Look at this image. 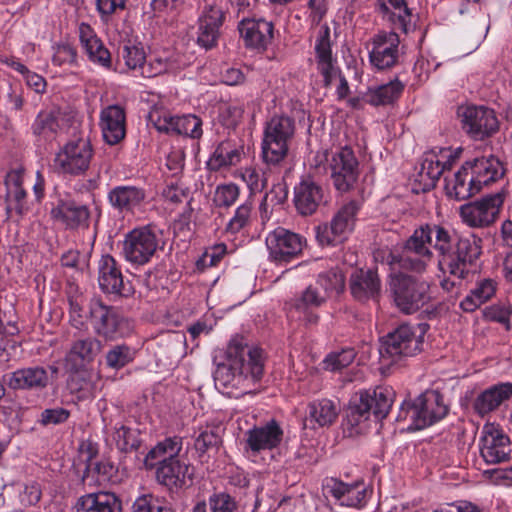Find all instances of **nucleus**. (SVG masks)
I'll list each match as a JSON object with an SVG mask.
<instances>
[{
	"label": "nucleus",
	"mask_w": 512,
	"mask_h": 512,
	"mask_svg": "<svg viewBox=\"0 0 512 512\" xmlns=\"http://www.w3.org/2000/svg\"><path fill=\"white\" fill-rule=\"evenodd\" d=\"M431 247L438 252V267L445 276L441 287L452 291L475 272L482 239L475 235L459 236L441 225L425 224L416 228L402 245L390 250L385 261L390 272L422 274L433 259Z\"/></svg>",
	"instance_id": "nucleus-1"
},
{
	"label": "nucleus",
	"mask_w": 512,
	"mask_h": 512,
	"mask_svg": "<svg viewBox=\"0 0 512 512\" xmlns=\"http://www.w3.org/2000/svg\"><path fill=\"white\" fill-rule=\"evenodd\" d=\"M228 363L219 364L214 372L215 387L222 393L238 389L242 382L260 381L264 374V353L259 347L231 342L227 348Z\"/></svg>",
	"instance_id": "nucleus-2"
},
{
	"label": "nucleus",
	"mask_w": 512,
	"mask_h": 512,
	"mask_svg": "<svg viewBox=\"0 0 512 512\" xmlns=\"http://www.w3.org/2000/svg\"><path fill=\"white\" fill-rule=\"evenodd\" d=\"M504 174L495 157H480L465 161L451 178L445 177V190L450 198L466 200L479 193L483 186L495 182Z\"/></svg>",
	"instance_id": "nucleus-3"
},
{
	"label": "nucleus",
	"mask_w": 512,
	"mask_h": 512,
	"mask_svg": "<svg viewBox=\"0 0 512 512\" xmlns=\"http://www.w3.org/2000/svg\"><path fill=\"white\" fill-rule=\"evenodd\" d=\"M395 399V391L390 386H377L373 390L360 393L357 402L346 412L345 424L350 435L362 434L369 428L371 417L382 421L389 414Z\"/></svg>",
	"instance_id": "nucleus-4"
},
{
	"label": "nucleus",
	"mask_w": 512,
	"mask_h": 512,
	"mask_svg": "<svg viewBox=\"0 0 512 512\" xmlns=\"http://www.w3.org/2000/svg\"><path fill=\"white\" fill-rule=\"evenodd\" d=\"M449 412L444 396L437 390H426L400 405L396 421L406 423L409 431H418L443 420Z\"/></svg>",
	"instance_id": "nucleus-5"
},
{
	"label": "nucleus",
	"mask_w": 512,
	"mask_h": 512,
	"mask_svg": "<svg viewBox=\"0 0 512 512\" xmlns=\"http://www.w3.org/2000/svg\"><path fill=\"white\" fill-rule=\"evenodd\" d=\"M428 324L404 323L388 333L381 340L379 353L382 361H398L417 355L423 349Z\"/></svg>",
	"instance_id": "nucleus-6"
},
{
	"label": "nucleus",
	"mask_w": 512,
	"mask_h": 512,
	"mask_svg": "<svg viewBox=\"0 0 512 512\" xmlns=\"http://www.w3.org/2000/svg\"><path fill=\"white\" fill-rule=\"evenodd\" d=\"M389 286L395 306L406 315L416 313L432 298L427 281L402 271L390 272Z\"/></svg>",
	"instance_id": "nucleus-7"
},
{
	"label": "nucleus",
	"mask_w": 512,
	"mask_h": 512,
	"mask_svg": "<svg viewBox=\"0 0 512 512\" xmlns=\"http://www.w3.org/2000/svg\"><path fill=\"white\" fill-rule=\"evenodd\" d=\"M295 131V119L285 114H275L265 123L261 148L266 164L276 166L285 160Z\"/></svg>",
	"instance_id": "nucleus-8"
},
{
	"label": "nucleus",
	"mask_w": 512,
	"mask_h": 512,
	"mask_svg": "<svg viewBox=\"0 0 512 512\" xmlns=\"http://www.w3.org/2000/svg\"><path fill=\"white\" fill-rule=\"evenodd\" d=\"M162 230L154 225L129 231L122 242L121 255L132 266L148 264L159 249H163Z\"/></svg>",
	"instance_id": "nucleus-9"
},
{
	"label": "nucleus",
	"mask_w": 512,
	"mask_h": 512,
	"mask_svg": "<svg viewBox=\"0 0 512 512\" xmlns=\"http://www.w3.org/2000/svg\"><path fill=\"white\" fill-rule=\"evenodd\" d=\"M320 165L325 162L324 169L330 172V177L335 189L339 192L351 190L359 177V161L353 149L343 146L335 151L324 152L322 156H316Z\"/></svg>",
	"instance_id": "nucleus-10"
},
{
	"label": "nucleus",
	"mask_w": 512,
	"mask_h": 512,
	"mask_svg": "<svg viewBox=\"0 0 512 512\" xmlns=\"http://www.w3.org/2000/svg\"><path fill=\"white\" fill-rule=\"evenodd\" d=\"M94 148L88 137L68 140L55 154L53 165L57 173L65 176H82L90 168Z\"/></svg>",
	"instance_id": "nucleus-11"
},
{
	"label": "nucleus",
	"mask_w": 512,
	"mask_h": 512,
	"mask_svg": "<svg viewBox=\"0 0 512 512\" xmlns=\"http://www.w3.org/2000/svg\"><path fill=\"white\" fill-rule=\"evenodd\" d=\"M90 323L94 333L106 341H116L129 336L133 330L131 320L113 306L95 299L90 303Z\"/></svg>",
	"instance_id": "nucleus-12"
},
{
	"label": "nucleus",
	"mask_w": 512,
	"mask_h": 512,
	"mask_svg": "<svg viewBox=\"0 0 512 512\" xmlns=\"http://www.w3.org/2000/svg\"><path fill=\"white\" fill-rule=\"evenodd\" d=\"M265 242L269 260L279 266L287 265L299 259L307 244L304 236L283 227H277L270 231Z\"/></svg>",
	"instance_id": "nucleus-13"
},
{
	"label": "nucleus",
	"mask_w": 512,
	"mask_h": 512,
	"mask_svg": "<svg viewBox=\"0 0 512 512\" xmlns=\"http://www.w3.org/2000/svg\"><path fill=\"white\" fill-rule=\"evenodd\" d=\"M462 148L455 150L444 148L437 155L434 151L427 152L423 155L420 168L415 176V181L419 183L422 191H430L435 186L440 176L450 170L455 162L460 158Z\"/></svg>",
	"instance_id": "nucleus-14"
},
{
	"label": "nucleus",
	"mask_w": 512,
	"mask_h": 512,
	"mask_svg": "<svg viewBox=\"0 0 512 512\" xmlns=\"http://www.w3.org/2000/svg\"><path fill=\"white\" fill-rule=\"evenodd\" d=\"M504 201L505 194L502 192L489 194L462 205L459 214L463 223L469 227H489L499 217Z\"/></svg>",
	"instance_id": "nucleus-15"
},
{
	"label": "nucleus",
	"mask_w": 512,
	"mask_h": 512,
	"mask_svg": "<svg viewBox=\"0 0 512 512\" xmlns=\"http://www.w3.org/2000/svg\"><path fill=\"white\" fill-rule=\"evenodd\" d=\"M463 131L474 141H484L499 130L495 111L485 106H467L459 110Z\"/></svg>",
	"instance_id": "nucleus-16"
},
{
	"label": "nucleus",
	"mask_w": 512,
	"mask_h": 512,
	"mask_svg": "<svg viewBox=\"0 0 512 512\" xmlns=\"http://www.w3.org/2000/svg\"><path fill=\"white\" fill-rule=\"evenodd\" d=\"M23 168L9 170L3 180L5 194L3 196L5 205V219H21L30 210L28 204V193L24 188Z\"/></svg>",
	"instance_id": "nucleus-17"
},
{
	"label": "nucleus",
	"mask_w": 512,
	"mask_h": 512,
	"mask_svg": "<svg viewBox=\"0 0 512 512\" xmlns=\"http://www.w3.org/2000/svg\"><path fill=\"white\" fill-rule=\"evenodd\" d=\"M225 19L226 15L221 7L215 5L204 6L196 22L195 44L205 51L216 48Z\"/></svg>",
	"instance_id": "nucleus-18"
},
{
	"label": "nucleus",
	"mask_w": 512,
	"mask_h": 512,
	"mask_svg": "<svg viewBox=\"0 0 512 512\" xmlns=\"http://www.w3.org/2000/svg\"><path fill=\"white\" fill-rule=\"evenodd\" d=\"M369 62L377 71H387L395 67L400 58V38L397 32L380 31L371 39Z\"/></svg>",
	"instance_id": "nucleus-19"
},
{
	"label": "nucleus",
	"mask_w": 512,
	"mask_h": 512,
	"mask_svg": "<svg viewBox=\"0 0 512 512\" xmlns=\"http://www.w3.org/2000/svg\"><path fill=\"white\" fill-rule=\"evenodd\" d=\"M330 37L329 26L323 24L319 27L314 45L316 69L322 76L325 88H329L342 72L337 57L333 55Z\"/></svg>",
	"instance_id": "nucleus-20"
},
{
	"label": "nucleus",
	"mask_w": 512,
	"mask_h": 512,
	"mask_svg": "<svg viewBox=\"0 0 512 512\" xmlns=\"http://www.w3.org/2000/svg\"><path fill=\"white\" fill-rule=\"evenodd\" d=\"M98 284L105 294L129 297L134 292L131 282L124 281L121 265L110 254L102 255L98 262Z\"/></svg>",
	"instance_id": "nucleus-21"
},
{
	"label": "nucleus",
	"mask_w": 512,
	"mask_h": 512,
	"mask_svg": "<svg viewBox=\"0 0 512 512\" xmlns=\"http://www.w3.org/2000/svg\"><path fill=\"white\" fill-rule=\"evenodd\" d=\"M480 454L487 464H498L509 459L511 453L510 438L493 423L483 426L479 439Z\"/></svg>",
	"instance_id": "nucleus-22"
},
{
	"label": "nucleus",
	"mask_w": 512,
	"mask_h": 512,
	"mask_svg": "<svg viewBox=\"0 0 512 512\" xmlns=\"http://www.w3.org/2000/svg\"><path fill=\"white\" fill-rule=\"evenodd\" d=\"M283 439V429L279 423L271 419L263 425L254 426L245 432L244 450L256 456L262 451L277 448Z\"/></svg>",
	"instance_id": "nucleus-23"
},
{
	"label": "nucleus",
	"mask_w": 512,
	"mask_h": 512,
	"mask_svg": "<svg viewBox=\"0 0 512 512\" xmlns=\"http://www.w3.org/2000/svg\"><path fill=\"white\" fill-rule=\"evenodd\" d=\"M194 467L180 457L161 461L156 465V479L170 492H178L191 485Z\"/></svg>",
	"instance_id": "nucleus-24"
},
{
	"label": "nucleus",
	"mask_w": 512,
	"mask_h": 512,
	"mask_svg": "<svg viewBox=\"0 0 512 512\" xmlns=\"http://www.w3.org/2000/svg\"><path fill=\"white\" fill-rule=\"evenodd\" d=\"M323 491L343 507L360 509L367 502V489L362 482L345 483L337 478H326Z\"/></svg>",
	"instance_id": "nucleus-25"
},
{
	"label": "nucleus",
	"mask_w": 512,
	"mask_h": 512,
	"mask_svg": "<svg viewBox=\"0 0 512 512\" xmlns=\"http://www.w3.org/2000/svg\"><path fill=\"white\" fill-rule=\"evenodd\" d=\"M3 382L15 391H41L48 386L50 376L45 367L36 365L6 373L3 376Z\"/></svg>",
	"instance_id": "nucleus-26"
},
{
	"label": "nucleus",
	"mask_w": 512,
	"mask_h": 512,
	"mask_svg": "<svg viewBox=\"0 0 512 512\" xmlns=\"http://www.w3.org/2000/svg\"><path fill=\"white\" fill-rule=\"evenodd\" d=\"M382 283L377 270L356 269L349 278V289L352 297L358 302L378 301Z\"/></svg>",
	"instance_id": "nucleus-27"
},
{
	"label": "nucleus",
	"mask_w": 512,
	"mask_h": 512,
	"mask_svg": "<svg viewBox=\"0 0 512 512\" xmlns=\"http://www.w3.org/2000/svg\"><path fill=\"white\" fill-rule=\"evenodd\" d=\"M78 35L81 47L87 58L94 65L105 70L113 68L112 56L103 41L97 36L88 23L82 22L78 26Z\"/></svg>",
	"instance_id": "nucleus-28"
},
{
	"label": "nucleus",
	"mask_w": 512,
	"mask_h": 512,
	"mask_svg": "<svg viewBox=\"0 0 512 512\" xmlns=\"http://www.w3.org/2000/svg\"><path fill=\"white\" fill-rule=\"evenodd\" d=\"M293 203L300 215H313L324 203V189L311 177L302 178L294 187Z\"/></svg>",
	"instance_id": "nucleus-29"
},
{
	"label": "nucleus",
	"mask_w": 512,
	"mask_h": 512,
	"mask_svg": "<svg viewBox=\"0 0 512 512\" xmlns=\"http://www.w3.org/2000/svg\"><path fill=\"white\" fill-rule=\"evenodd\" d=\"M186 66L182 57L170 49L153 50L147 55L142 77L154 78L163 74H175Z\"/></svg>",
	"instance_id": "nucleus-30"
},
{
	"label": "nucleus",
	"mask_w": 512,
	"mask_h": 512,
	"mask_svg": "<svg viewBox=\"0 0 512 512\" xmlns=\"http://www.w3.org/2000/svg\"><path fill=\"white\" fill-rule=\"evenodd\" d=\"M104 141L109 145L119 144L126 136V111L118 105H109L100 112L99 122Z\"/></svg>",
	"instance_id": "nucleus-31"
},
{
	"label": "nucleus",
	"mask_w": 512,
	"mask_h": 512,
	"mask_svg": "<svg viewBox=\"0 0 512 512\" xmlns=\"http://www.w3.org/2000/svg\"><path fill=\"white\" fill-rule=\"evenodd\" d=\"M238 30L245 45L255 49H266L274 37V25L263 18H244Z\"/></svg>",
	"instance_id": "nucleus-32"
},
{
	"label": "nucleus",
	"mask_w": 512,
	"mask_h": 512,
	"mask_svg": "<svg viewBox=\"0 0 512 512\" xmlns=\"http://www.w3.org/2000/svg\"><path fill=\"white\" fill-rule=\"evenodd\" d=\"M512 397V383L495 384L482 391L473 402L476 414L483 417L496 410L500 405Z\"/></svg>",
	"instance_id": "nucleus-33"
},
{
	"label": "nucleus",
	"mask_w": 512,
	"mask_h": 512,
	"mask_svg": "<svg viewBox=\"0 0 512 512\" xmlns=\"http://www.w3.org/2000/svg\"><path fill=\"white\" fill-rule=\"evenodd\" d=\"M30 130L35 137V141L39 144L54 141L61 130L60 111L55 109L40 110L33 120Z\"/></svg>",
	"instance_id": "nucleus-34"
},
{
	"label": "nucleus",
	"mask_w": 512,
	"mask_h": 512,
	"mask_svg": "<svg viewBox=\"0 0 512 512\" xmlns=\"http://www.w3.org/2000/svg\"><path fill=\"white\" fill-rule=\"evenodd\" d=\"M118 59L124 62L127 71L142 76L147 60L144 44L137 36L122 39L118 47Z\"/></svg>",
	"instance_id": "nucleus-35"
},
{
	"label": "nucleus",
	"mask_w": 512,
	"mask_h": 512,
	"mask_svg": "<svg viewBox=\"0 0 512 512\" xmlns=\"http://www.w3.org/2000/svg\"><path fill=\"white\" fill-rule=\"evenodd\" d=\"M339 413L338 406L329 399H319L310 402L304 418V427L315 429L332 425Z\"/></svg>",
	"instance_id": "nucleus-36"
},
{
	"label": "nucleus",
	"mask_w": 512,
	"mask_h": 512,
	"mask_svg": "<svg viewBox=\"0 0 512 512\" xmlns=\"http://www.w3.org/2000/svg\"><path fill=\"white\" fill-rule=\"evenodd\" d=\"M107 198L114 209L120 212H132L144 202L146 192L137 186L119 185L109 191Z\"/></svg>",
	"instance_id": "nucleus-37"
},
{
	"label": "nucleus",
	"mask_w": 512,
	"mask_h": 512,
	"mask_svg": "<svg viewBox=\"0 0 512 512\" xmlns=\"http://www.w3.org/2000/svg\"><path fill=\"white\" fill-rule=\"evenodd\" d=\"M77 512H122L121 500L111 492L88 493L78 498Z\"/></svg>",
	"instance_id": "nucleus-38"
},
{
	"label": "nucleus",
	"mask_w": 512,
	"mask_h": 512,
	"mask_svg": "<svg viewBox=\"0 0 512 512\" xmlns=\"http://www.w3.org/2000/svg\"><path fill=\"white\" fill-rule=\"evenodd\" d=\"M52 217L61 221L69 229L88 227L90 211L85 205L73 201H59L51 211Z\"/></svg>",
	"instance_id": "nucleus-39"
},
{
	"label": "nucleus",
	"mask_w": 512,
	"mask_h": 512,
	"mask_svg": "<svg viewBox=\"0 0 512 512\" xmlns=\"http://www.w3.org/2000/svg\"><path fill=\"white\" fill-rule=\"evenodd\" d=\"M327 295L322 294L316 286H308L299 299L296 300L294 309L299 314V318L307 325H316L319 321V315L315 311L326 302Z\"/></svg>",
	"instance_id": "nucleus-40"
},
{
	"label": "nucleus",
	"mask_w": 512,
	"mask_h": 512,
	"mask_svg": "<svg viewBox=\"0 0 512 512\" xmlns=\"http://www.w3.org/2000/svg\"><path fill=\"white\" fill-rule=\"evenodd\" d=\"M103 349L100 339L92 336L73 341L67 353V362H73L75 368L92 363Z\"/></svg>",
	"instance_id": "nucleus-41"
},
{
	"label": "nucleus",
	"mask_w": 512,
	"mask_h": 512,
	"mask_svg": "<svg viewBox=\"0 0 512 512\" xmlns=\"http://www.w3.org/2000/svg\"><path fill=\"white\" fill-rule=\"evenodd\" d=\"M183 447V438L180 436L167 437L158 442L146 455V467L153 468L161 461L179 458Z\"/></svg>",
	"instance_id": "nucleus-42"
},
{
	"label": "nucleus",
	"mask_w": 512,
	"mask_h": 512,
	"mask_svg": "<svg viewBox=\"0 0 512 512\" xmlns=\"http://www.w3.org/2000/svg\"><path fill=\"white\" fill-rule=\"evenodd\" d=\"M405 89V83L398 77L386 84L369 88L366 93L367 102L372 106H386L397 101Z\"/></svg>",
	"instance_id": "nucleus-43"
},
{
	"label": "nucleus",
	"mask_w": 512,
	"mask_h": 512,
	"mask_svg": "<svg viewBox=\"0 0 512 512\" xmlns=\"http://www.w3.org/2000/svg\"><path fill=\"white\" fill-rule=\"evenodd\" d=\"M497 282L490 278H484L476 282L470 293L460 302V308L464 312H474L482 304L489 301L496 293Z\"/></svg>",
	"instance_id": "nucleus-44"
},
{
	"label": "nucleus",
	"mask_w": 512,
	"mask_h": 512,
	"mask_svg": "<svg viewBox=\"0 0 512 512\" xmlns=\"http://www.w3.org/2000/svg\"><path fill=\"white\" fill-rule=\"evenodd\" d=\"M241 160V151L230 141H222L217 145L206 165L210 171L217 172L224 167L235 166Z\"/></svg>",
	"instance_id": "nucleus-45"
},
{
	"label": "nucleus",
	"mask_w": 512,
	"mask_h": 512,
	"mask_svg": "<svg viewBox=\"0 0 512 512\" xmlns=\"http://www.w3.org/2000/svg\"><path fill=\"white\" fill-rule=\"evenodd\" d=\"M193 512H239V505L229 493L213 492L207 502H198L194 506Z\"/></svg>",
	"instance_id": "nucleus-46"
},
{
	"label": "nucleus",
	"mask_w": 512,
	"mask_h": 512,
	"mask_svg": "<svg viewBox=\"0 0 512 512\" xmlns=\"http://www.w3.org/2000/svg\"><path fill=\"white\" fill-rule=\"evenodd\" d=\"M137 355V350L126 344L120 343L110 346L104 355L106 368L119 371L131 364Z\"/></svg>",
	"instance_id": "nucleus-47"
},
{
	"label": "nucleus",
	"mask_w": 512,
	"mask_h": 512,
	"mask_svg": "<svg viewBox=\"0 0 512 512\" xmlns=\"http://www.w3.org/2000/svg\"><path fill=\"white\" fill-rule=\"evenodd\" d=\"M358 210L357 202L350 201L345 204L331 220L330 225L342 240H344L347 233L352 230Z\"/></svg>",
	"instance_id": "nucleus-48"
},
{
	"label": "nucleus",
	"mask_w": 512,
	"mask_h": 512,
	"mask_svg": "<svg viewBox=\"0 0 512 512\" xmlns=\"http://www.w3.org/2000/svg\"><path fill=\"white\" fill-rule=\"evenodd\" d=\"M86 472L95 477L100 485L119 482L118 467L110 459L103 458L87 464Z\"/></svg>",
	"instance_id": "nucleus-49"
},
{
	"label": "nucleus",
	"mask_w": 512,
	"mask_h": 512,
	"mask_svg": "<svg viewBox=\"0 0 512 512\" xmlns=\"http://www.w3.org/2000/svg\"><path fill=\"white\" fill-rule=\"evenodd\" d=\"M52 64L54 66H78L77 48L68 41H61L52 46Z\"/></svg>",
	"instance_id": "nucleus-50"
},
{
	"label": "nucleus",
	"mask_w": 512,
	"mask_h": 512,
	"mask_svg": "<svg viewBox=\"0 0 512 512\" xmlns=\"http://www.w3.org/2000/svg\"><path fill=\"white\" fill-rule=\"evenodd\" d=\"M316 285L319 286L327 297L336 293L339 294L345 288V276L339 269H330L319 274Z\"/></svg>",
	"instance_id": "nucleus-51"
},
{
	"label": "nucleus",
	"mask_w": 512,
	"mask_h": 512,
	"mask_svg": "<svg viewBox=\"0 0 512 512\" xmlns=\"http://www.w3.org/2000/svg\"><path fill=\"white\" fill-rule=\"evenodd\" d=\"M175 134L198 140L203 135V122L200 117L194 114L178 116L175 123Z\"/></svg>",
	"instance_id": "nucleus-52"
},
{
	"label": "nucleus",
	"mask_w": 512,
	"mask_h": 512,
	"mask_svg": "<svg viewBox=\"0 0 512 512\" xmlns=\"http://www.w3.org/2000/svg\"><path fill=\"white\" fill-rule=\"evenodd\" d=\"M252 208L253 200L247 198L244 203L236 208L233 217L226 225V232L237 234L242 229L246 228L250 224Z\"/></svg>",
	"instance_id": "nucleus-53"
},
{
	"label": "nucleus",
	"mask_w": 512,
	"mask_h": 512,
	"mask_svg": "<svg viewBox=\"0 0 512 512\" xmlns=\"http://www.w3.org/2000/svg\"><path fill=\"white\" fill-rule=\"evenodd\" d=\"M113 440L118 450L125 453L136 450L140 445L138 434L125 425L115 427Z\"/></svg>",
	"instance_id": "nucleus-54"
},
{
	"label": "nucleus",
	"mask_w": 512,
	"mask_h": 512,
	"mask_svg": "<svg viewBox=\"0 0 512 512\" xmlns=\"http://www.w3.org/2000/svg\"><path fill=\"white\" fill-rule=\"evenodd\" d=\"M240 196V188L235 183L220 184L216 187L213 202L216 207L229 208L235 204Z\"/></svg>",
	"instance_id": "nucleus-55"
},
{
	"label": "nucleus",
	"mask_w": 512,
	"mask_h": 512,
	"mask_svg": "<svg viewBox=\"0 0 512 512\" xmlns=\"http://www.w3.org/2000/svg\"><path fill=\"white\" fill-rule=\"evenodd\" d=\"M221 442L216 427H206L200 431L194 441V448L199 457H202L210 449L216 448Z\"/></svg>",
	"instance_id": "nucleus-56"
},
{
	"label": "nucleus",
	"mask_w": 512,
	"mask_h": 512,
	"mask_svg": "<svg viewBox=\"0 0 512 512\" xmlns=\"http://www.w3.org/2000/svg\"><path fill=\"white\" fill-rule=\"evenodd\" d=\"M356 352L353 348H344L339 352L328 354L324 361V368L329 371H341L348 367L355 359Z\"/></svg>",
	"instance_id": "nucleus-57"
},
{
	"label": "nucleus",
	"mask_w": 512,
	"mask_h": 512,
	"mask_svg": "<svg viewBox=\"0 0 512 512\" xmlns=\"http://www.w3.org/2000/svg\"><path fill=\"white\" fill-rule=\"evenodd\" d=\"M483 318L487 321L496 322L504 326L506 331H511L512 324L510 317L512 308L509 305L493 304L483 309Z\"/></svg>",
	"instance_id": "nucleus-58"
},
{
	"label": "nucleus",
	"mask_w": 512,
	"mask_h": 512,
	"mask_svg": "<svg viewBox=\"0 0 512 512\" xmlns=\"http://www.w3.org/2000/svg\"><path fill=\"white\" fill-rule=\"evenodd\" d=\"M70 416V410L64 407L46 408L40 413L37 423L43 427L57 426L66 423Z\"/></svg>",
	"instance_id": "nucleus-59"
},
{
	"label": "nucleus",
	"mask_w": 512,
	"mask_h": 512,
	"mask_svg": "<svg viewBox=\"0 0 512 512\" xmlns=\"http://www.w3.org/2000/svg\"><path fill=\"white\" fill-rule=\"evenodd\" d=\"M380 13L382 14V18L390 23L392 31L396 32L398 30L405 34L410 31L412 17L410 9L407 11V15H404L403 11L390 12L385 6L384 12Z\"/></svg>",
	"instance_id": "nucleus-60"
},
{
	"label": "nucleus",
	"mask_w": 512,
	"mask_h": 512,
	"mask_svg": "<svg viewBox=\"0 0 512 512\" xmlns=\"http://www.w3.org/2000/svg\"><path fill=\"white\" fill-rule=\"evenodd\" d=\"M134 512H173L172 508L163 500L152 495L137 498L133 505Z\"/></svg>",
	"instance_id": "nucleus-61"
},
{
	"label": "nucleus",
	"mask_w": 512,
	"mask_h": 512,
	"mask_svg": "<svg viewBox=\"0 0 512 512\" xmlns=\"http://www.w3.org/2000/svg\"><path fill=\"white\" fill-rule=\"evenodd\" d=\"M241 176L250 190V195L248 197L250 199H252L253 195L256 193L261 192L267 184V179L265 178L264 173L256 168H245Z\"/></svg>",
	"instance_id": "nucleus-62"
},
{
	"label": "nucleus",
	"mask_w": 512,
	"mask_h": 512,
	"mask_svg": "<svg viewBox=\"0 0 512 512\" xmlns=\"http://www.w3.org/2000/svg\"><path fill=\"white\" fill-rule=\"evenodd\" d=\"M126 0H96V9L102 20L125 9Z\"/></svg>",
	"instance_id": "nucleus-63"
},
{
	"label": "nucleus",
	"mask_w": 512,
	"mask_h": 512,
	"mask_svg": "<svg viewBox=\"0 0 512 512\" xmlns=\"http://www.w3.org/2000/svg\"><path fill=\"white\" fill-rule=\"evenodd\" d=\"M316 239L321 246H336L343 241L330 224L317 226Z\"/></svg>",
	"instance_id": "nucleus-64"
}]
</instances>
